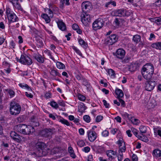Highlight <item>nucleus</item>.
Masks as SVG:
<instances>
[{
	"mask_svg": "<svg viewBox=\"0 0 161 161\" xmlns=\"http://www.w3.org/2000/svg\"><path fill=\"white\" fill-rule=\"evenodd\" d=\"M76 78L79 80H82L83 77L80 74H78L76 75Z\"/></svg>",
	"mask_w": 161,
	"mask_h": 161,
	"instance_id": "obj_54",
	"label": "nucleus"
},
{
	"mask_svg": "<svg viewBox=\"0 0 161 161\" xmlns=\"http://www.w3.org/2000/svg\"><path fill=\"white\" fill-rule=\"evenodd\" d=\"M114 13L115 16L119 17H128L131 14V11L123 9L115 10H114Z\"/></svg>",
	"mask_w": 161,
	"mask_h": 161,
	"instance_id": "obj_5",
	"label": "nucleus"
},
{
	"mask_svg": "<svg viewBox=\"0 0 161 161\" xmlns=\"http://www.w3.org/2000/svg\"><path fill=\"white\" fill-rule=\"evenodd\" d=\"M80 17L81 21L85 26L88 25L91 21V17L90 15L86 12H83Z\"/></svg>",
	"mask_w": 161,
	"mask_h": 161,
	"instance_id": "obj_6",
	"label": "nucleus"
},
{
	"mask_svg": "<svg viewBox=\"0 0 161 161\" xmlns=\"http://www.w3.org/2000/svg\"><path fill=\"white\" fill-rule=\"evenodd\" d=\"M131 130L133 134L139 139H142V136L138 134L137 130L133 128H131Z\"/></svg>",
	"mask_w": 161,
	"mask_h": 161,
	"instance_id": "obj_34",
	"label": "nucleus"
},
{
	"mask_svg": "<svg viewBox=\"0 0 161 161\" xmlns=\"http://www.w3.org/2000/svg\"><path fill=\"white\" fill-rule=\"evenodd\" d=\"M33 58L40 63H43L44 62L43 58L41 55L37 53H34L32 54Z\"/></svg>",
	"mask_w": 161,
	"mask_h": 161,
	"instance_id": "obj_17",
	"label": "nucleus"
},
{
	"mask_svg": "<svg viewBox=\"0 0 161 161\" xmlns=\"http://www.w3.org/2000/svg\"><path fill=\"white\" fill-rule=\"evenodd\" d=\"M128 2L132 3L134 6L137 7L138 5L137 3L140 2V0H128Z\"/></svg>",
	"mask_w": 161,
	"mask_h": 161,
	"instance_id": "obj_37",
	"label": "nucleus"
},
{
	"mask_svg": "<svg viewBox=\"0 0 161 161\" xmlns=\"http://www.w3.org/2000/svg\"><path fill=\"white\" fill-rule=\"evenodd\" d=\"M103 103L104 106L106 108H108L109 107V104L105 100H103Z\"/></svg>",
	"mask_w": 161,
	"mask_h": 161,
	"instance_id": "obj_60",
	"label": "nucleus"
},
{
	"mask_svg": "<svg viewBox=\"0 0 161 161\" xmlns=\"http://www.w3.org/2000/svg\"><path fill=\"white\" fill-rule=\"evenodd\" d=\"M72 28L73 30H76L79 28V27L77 24H74L73 25Z\"/></svg>",
	"mask_w": 161,
	"mask_h": 161,
	"instance_id": "obj_63",
	"label": "nucleus"
},
{
	"mask_svg": "<svg viewBox=\"0 0 161 161\" xmlns=\"http://www.w3.org/2000/svg\"><path fill=\"white\" fill-rule=\"evenodd\" d=\"M104 22L103 20L99 18L95 20L92 24V28L94 30L100 29L103 27Z\"/></svg>",
	"mask_w": 161,
	"mask_h": 161,
	"instance_id": "obj_10",
	"label": "nucleus"
},
{
	"mask_svg": "<svg viewBox=\"0 0 161 161\" xmlns=\"http://www.w3.org/2000/svg\"><path fill=\"white\" fill-rule=\"evenodd\" d=\"M154 132L155 134H157L161 137V130L157 129H154Z\"/></svg>",
	"mask_w": 161,
	"mask_h": 161,
	"instance_id": "obj_51",
	"label": "nucleus"
},
{
	"mask_svg": "<svg viewBox=\"0 0 161 161\" xmlns=\"http://www.w3.org/2000/svg\"><path fill=\"white\" fill-rule=\"evenodd\" d=\"M88 139L91 142L94 141L97 138V134L96 132L92 130H88L87 132Z\"/></svg>",
	"mask_w": 161,
	"mask_h": 161,
	"instance_id": "obj_13",
	"label": "nucleus"
},
{
	"mask_svg": "<svg viewBox=\"0 0 161 161\" xmlns=\"http://www.w3.org/2000/svg\"><path fill=\"white\" fill-rule=\"evenodd\" d=\"M155 86V82L154 81H147L145 83V87L146 90L147 91H151L153 90Z\"/></svg>",
	"mask_w": 161,
	"mask_h": 161,
	"instance_id": "obj_14",
	"label": "nucleus"
},
{
	"mask_svg": "<svg viewBox=\"0 0 161 161\" xmlns=\"http://www.w3.org/2000/svg\"><path fill=\"white\" fill-rule=\"evenodd\" d=\"M41 17L44 19L46 23H49L51 21L50 16H49L47 14H41Z\"/></svg>",
	"mask_w": 161,
	"mask_h": 161,
	"instance_id": "obj_27",
	"label": "nucleus"
},
{
	"mask_svg": "<svg viewBox=\"0 0 161 161\" xmlns=\"http://www.w3.org/2000/svg\"><path fill=\"white\" fill-rule=\"evenodd\" d=\"M15 8L18 9L19 10L21 11L23 10V9L22 8L21 6L18 2L16 3V4L15 6Z\"/></svg>",
	"mask_w": 161,
	"mask_h": 161,
	"instance_id": "obj_53",
	"label": "nucleus"
},
{
	"mask_svg": "<svg viewBox=\"0 0 161 161\" xmlns=\"http://www.w3.org/2000/svg\"><path fill=\"white\" fill-rule=\"evenodd\" d=\"M44 52L49 57V58L52 59L53 61H55V59L52 56L51 53L49 50H47L45 51Z\"/></svg>",
	"mask_w": 161,
	"mask_h": 161,
	"instance_id": "obj_40",
	"label": "nucleus"
},
{
	"mask_svg": "<svg viewBox=\"0 0 161 161\" xmlns=\"http://www.w3.org/2000/svg\"><path fill=\"white\" fill-rule=\"evenodd\" d=\"M36 147L37 149L36 154L38 157H41L46 155L50 150L43 142H37L36 144Z\"/></svg>",
	"mask_w": 161,
	"mask_h": 161,
	"instance_id": "obj_2",
	"label": "nucleus"
},
{
	"mask_svg": "<svg viewBox=\"0 0 161 161\" xmlns=\"http://www.w3.org/2000/svg\"><path fill=\"white\" fill-rule=\"evenodd\" d=\"M6 13L9 23L17 22L19 19L15 14L8 7L6 8Z\"/></svg>",
	"mask_w": 161,
	"mask_h": 161,
	"instance_id": "obj_4",
	"label": "nucleus"
},
{
	"mask_svg": "<svg viewBox=\"0 0 161 161\" xmlns=\"http://www.w3.org/2000/svg\"><path fill=\"white\" fill-rule=\"evenodd\" d=\"M118 161H122L123 159V154L122 153H118Z\"/></svg>",
	"mask_w": 161,
	"mask_h": 161,
	"instance_id": "obj_47",
	"label": "nucleus"
},
{
	"mask_svg": "<svg viewBox=\"0 0 161 161\" xmlns=\"http://www.w3.org/2000/svg\"><path fill=\"white\" fill-rule=\"evenodd\" d=\"M107 73L110 76L114 77L115 76L114 71L112 69H108L107 71Z\"/></svg>",
	"mask_w": 161,
	"mask_h": 161,
	"instance_id": "obj_44",
	"label": "nucleus"
},
{
	"mask_svg": "<svg viewBox=\"0 0 161 161\" xmlns=\"http://www.w3.org/2000/svg\"><path fill=\"white\" fill-rule=\"evenodd\" d=\"M153 155L155 158L160 157L161 156V151L158 149H155L153 151Z\"/></svg>",
	"mask_w": 161,
	"mask_h": 161,
	"instance_id": "obj_24",
	"label": "nucleus"
},
{
	"mask_svg": "<svg viewBox=\"0 0 161 161\" xmlns=\"http://www.w3.org/2000/svg\"><path fill=\"white\" fill-rule=\"evenodd\" d=\"M47 12L49 15L50 17L51 18L53 17V12L50 8H49V9H48V11H47Z\"/></svg>",
	"mask_w": 161,
	"mask_h": 161,
	"instance_id": "obj_64",
	"label": "nucleus"
},
{
	"mask_svg": "<svg viewBox=\"0 0 161 161\" xmlns=\"http://www.w3.org/2000/svg\"><path fill=\"white\" fill-rule=\"evenodd\" d=\"M79 44L82 46V47L85 49H86L87 46V44L86 43L85 41L81 39H80L78 40Z\"/></svg>",
	"mask_w": 161,
	"mask_h": 161,
	"instance_id": "obj_35",
	"label": "nucleus"
},
{
	"mask_svg": "<svg viewBox=\"0 0 161 161\" xmlns=\"http://www.w3.org/2000/svg\"><path fill=\"white\" fill-rule=\"evenodd\" d=\"M55 130L54 128H46L42 131V133L44 137H48L51 136L54 133Z\"/></svg>",
	"mask_w": 161,
	"mask_h": 161,
	"instance_id": "obj_12",
	"label": "nucleus"
},
{
	"mask_svg": "<svg viewBox=\"0 0 161 161\" xmlns=\"http://www.w3.org/2000/svg\"><path fill=\"white\" fill-rule=\"evenodd\" d=\"M77 97L78 99L80 101H84L86 100V97L80 94H78L77 95Z\"/></svg>",
	"mask_w": 161,
	"mask_h": 161,
	"instance_id": "obj_43",
	"label": "nucleus"
},
{
	"mask_svg": "<svg viewBox=\"0 0 161 161\" xmlns=\"http://www.w3.org/2000/svg\"><path fill=\"white\" fill-rule=\"evenodd\" d=\"M118 99H119V101L120 103H121V106L123 107H125V101L120 98Z\"/></svg>",
	"mask_w": 161,
	"mask_h": 161,
	"instance_id": "obj_57",
	"label": "nucleus"
},
{
	"mask_svg": "<svg viewBox=\"0 0 161 161\" xmlns=\"http://www.w3.org/2000/svg\"><path fill=\"white\" fill-rule=\"evenodd\" d=\"M77 145L80 147H82L85 145V143L83 140H80L77 142Z\"/></svg>",
	"mask_w": 161,
	"mask_h": 161,
	"instance_id": "obj_39",
	"label": "nucleus"
},
{
	"mask_svg": "<svg viewBox=\"0 0 161 161\" xmlns=\"http://www.w3.org/2000/svg\"><path fill=\"white\" fill-rule=\"evenodd\" d=\"M72 48L73 50H75V51L79 55H82V53H81L80 51L76 47L73 46L72 47Z\"/></svg>",
	"mask_w": 161,
	"mask_h": 161,
	"instance_id": "obj_52",
	"label": "nucleus"
},
{
	"mask_svg": "<svg viewBox=\"0 0 161 161\" xmlns=\"http://www.w3.org/2000/svg\"><path fill=\"white\" fill-rule=\"evenodd\" d=\"M150 20L152 22L155 23L158 25H161V18L159 17L149 18Z\"/></svg>",
	"mask_w": 161,
	"mask_h": 161,
	"instance_id": "obj_25",
	"label": "nucleus"
},
{
	"mask_svg": "<svg viewBox=\"0 0 161 161\" xmlns=\"http://www.w3.org/2000/svg\"><path fill=\"white\" fill-rule=\"evenodd\" d=\"M11 137L15 141L17 142H20L23 137L18 134L15 131H12L10 133Z\"/></svg>",
	"mask_w": 161,
	"mask_h": 161,
	"instance_id": "obj_15",
	"label": "nucleus"
},
{
	"mask_svg": "<svg viewBox=\"0 0 161 161\" xmlns=\"http://www.w3.org/2000/svg\"><path fill=\"white\" fill-rule=\"evenodd\" d=\"M10 112L12 115H17L19 114L21 110V106L14 101L11 102L10 104Z\"/></svg>",
	"mask_w": 161,
	"mask_h": 161,
	"instance_id": "obj_3",
	"label": "nucleus"
},
{
	"mask_svg": "<svg viewBox=\"0 0 161 161\" xmlns=\"http://www.w3.org/2000/svg\"><path fill=\"white\" fill-rule=\"evenodd\" d=\"M50 105L53 108L57 109L58 108V104L55 102H51L50 103Z\"/></svg>",
	"mask_w": 161,
	"mask_h": 161,
	"instance_id": "obj_42",
	"label": "nucleus"
},
{
	"mask_svg": "<svg viewBox=\"0 0 161 161\" xmlns=\"http://www.w3.org/2000/svg\"><path fill=\"white\" fill-rule=\"evenodd\" d=\"M25 124H19L14 127L15 130L18 132L24 135L25 129Z\"/></svg>",
	"mask_w": 161,
	"mask_h": 161,
	"instance_id": "obj_16",
	"label": "nucleus"
},
{
	"mask_svg": "<svg viewBox=\"0 0 161 161\" xmlns=\"http://www.w3.org/2000/svg\"><path fill=\"white\" fill-rule=\"evenodd\" d=\"M114 24L116 26H119L120 24V22L118 18H116L114 21Z\"/></svg>",
	"mask_w": 161,
	"mask_h": 161,
	"instance_id": "obj_62",
	"label": "nucleus"
},
{
	"mask_svg": "<svg viewBox=\"0 0 161 161\" xmlns=\"http://www.w3.org/2000/svg\"><path fill=\"white\" fill-rule=\"evenodd\" d=\"M103 118V117L101 115L97 116L96 118V121L97 122H99L101 121Z\"/></svg>",
	"mask_w": 161,
	"mask_h": 161,
	"instance_id": "obj_50",
	"label": "nucleus"
},
{
	"mask_svg": "<svg viewBox=\"0 0 161 161\" xmlns=\"http://www.w3.org/2000/svg\"><path fill=\"white\" fill-rule=\"evenodd\" d=\"M122 116L125 119H128L131 120L132 119V116L126 112H123L122 114Z\"/></svg>",
	"mask_w": 161,
	"mask_h": 161,
	"instance_id": "obj_31",
	"label": "nucleus"
},
{
	"mask_svg": "<svg viewBox=\"0 0 161 161\" xmlns=\"http://www.w3.org/2000/svg\"><path fill=\"white\" fill-rule=\"evenodd\" d=\"M81 81L83 85L86 86H88L90 85V83L84 77L81 80Z\"/></svg>",
	"mask_w": 161,
	"mask_h": 161,
	"instance_id": "obj_46",
	"label": "nucleus"
},
{
	"mask_svg": "<svg viewBox=\"0 0 161 161\" xmlns=\"http://www.w3.org/2000/svg\"><path fill=\"white\" fill-rule=\"evenodd\" d=\"M139 129L142 133H145L147 131V127L143 125L139 127Z\"/></svg>",
	"mask_w": 161,
	"mask_h": 161,
	"instance_id": "obj_41",
	"label": "nucleus"
},
{
	"mask_svg": "<svg viewBox=\"0 0 161 161\" xmlns=\"http://www.w3.org/2000/svg\"><path fill=\"white\" fill-rule=\"evenodd\" d=\"M141 40V36L138 35L136 34L133 36L132 40L135 43H137Z\"/></svg>",
	"mask_w": 161,
	"mask_h": 161,
	"instance_id": "obj_29",
	"label": "nucleus"
},
{
	"mask_svg": "<svg viewBox=\"0 0 161 161\" xmlns=\"http://www.w3.org/2000/svg\"><path fill=\"white\" fill-rule=\"evenodd\" d=\"M79 108H80V109H81L82 110H85L86 109V107L85 106L84 104L82 103L79 106Z\"/></svg>",
	"mask_w": 161,
	"mask_h": 161,
	"instance_id": "obj_59",
	"label": "nucleus"
},
{
	"mask_svg": "<svg viewBox=\"0 0 161 161\" xmlns=\"http://www.w3.org/2000/svg\"><path fill=\"white\" fill-rule=\"evenodd\" d=\"M116 94L117 95L118 99L122 97H124V93L122 91L118 88H116L115 90Z\"/></svg>",
	"mask_w": 161,
	"mask_h": 161,
	"instance_id": "obj_23",
	"label": "nucleus"
},
{
	"mask_svg": "<svg viewBox=\"0 0 161 161\" xmlns=\"http://www.w3.org/2000/svg\"><path fill=\"white\" fill-rule=\"evenodd\" d=\"M24 131V135H27L32 134L35 132V130L34 127L31 125H25Z\"/></svg>",
	"mask_w": 161,
	"mask_h": 161,
	"instance_id": "obj_18",
	"label": "nucleus"
},
{
	"mask_svg": "<svg viewBox=\"0 0 161 161\" xmlns=\"http://www.w3.org/2000/svg\"><path fill=\"white\" fill-rule=\"evenodd\" d=\"M84 120L86 122L89 123L90 121V117L88 115H85L83 116Z\"/></svg>",
	"mask_w": 161,
	"mask_h": 161,
	"instance_id": "obj_48",
	"label": "nucleus"
},
{
	"mask_svg": "<svg viewBox=\"0 0 161 161\" xmlns=\"http://www.w3.org/2000/svg\"><path fill=\"white\" fill-rule=\"evenodd\" d=\"M125 53V50L121 48H119L116 51L115 55L117 58L122 59L124 57Z\"/></svg>",
	"mask_w": 161,
	"mask_h": 161,
	"instance_id": "obj_19",
	"label": "nucleus"
},
{
	"mask_svg": "<svg viewBox=\"0 0 161 161\" xmlns=\"http://www.w3.org/2000/svg\"><path fill=\"white\" fill-rule=\"evenodd\" d=\"M6 91L9 94L11 98L13 97L14 96L15 92L13 90L9 89H7Z\"/></svg>",
	"mask_w": 161,
	"mask_h": 161,
	"instance_id": "obj_38",
	"label": "nucleus"
},
{
	"mask_svg": "<svg viewBox=\"0 0 161 161\" xmlns=\"http://www.w3.org/2000/svg\"><path fill=\"white\" fill-rule=\"evenodd\" d=\"M19 61L22 64L28 65H31L32 63L31 58L25 54L21 55Z\"/></svg>",
	"mask_w": 161,
	"mask_h": 161,
	"instance_id": "obj_7",
	"label": "nucleus"
},
{
	"mask_svg": "<svg viewBox=\"0 0 161 161\" xmlns=\"http://www.w3.org/2000/svg\"><path fill=\"white\" fill-rule=\"evenodd\" d=\"M132 159L133 161H137L138 158L137 156L135 154H133L132 156Z\"/></svg>",
	"mask_w": 161,
	"mask_h": 161,
	"instance_id": "obj_61",
	"label": "nucleus"
},
{
	"mask_svg": "<svg viewBox=\"0 0 161 161\" xmlns=\"http://www.w3.org/2000/svg\"><path fill=\"white\" fill-rule=\"evenodd\" d=\"M106 154L109 157V159H111V160L114 158V156L116 154V152L111 150H107L106 151Z\"/></svg>",
	"mask_w": 161,
	"mask_h": 161,
	"instance_id": "obj_22",
	"label": "nucleus"
},
{
	"mask_svg": "<svg viewBox=\"0 0 161 161\" xmlns=\"http://www.w3.org/2000/svg\"><path fill=\"white\" fill-rule=\"evenodd\" d=\"M90 150L91 149L88 146H86L83 147L82 149V150L86 153H87L90 151Z\"/></svg>",
	"mask_w": 161,
	"mask_h": 161,
	"instance_id": "obj_49",
	"label": "nucleus"
},
{
	"mask_svg": "<svg viewBox=\"0 0 161 161\" xmlns=\"http://www.w3.org/2000/svg\"><path fill=\"white\" fill-rule=\"evenodd\" d=\"M56 23L60 30L63 31H65L66 30V25L62 20H58L56 21Z\"/></svg>",
	"mask_w": 161,
	"mask_h": 161,
	"instance_id": "obj_20",
	"label": "nucleus"
},
{
	"mask_svg": "<svg viewBox=\"0 0 161 161\" xmlns=\"http://www.w3.org/2000/svg\"><path fill=\"white\" fill-rule=\"evenodd\" d=\"M56 65L57 67L60 69H64L65 68V65L61 62H57Z\"/></svg>",
	"mask_w": 161,
	"mask_h": 161,
	"instance_id": "obj_32",
	"label": "nucleus"
},
{
	"mask_svg": "<svg viewBox=\"0 0 161 161\" xmlns=\"http://www.w3.org/2000/svg\"><path fill=\"white\" fill-rule=\"evenodd\" d=\"M109 132L108 131L105 130L103 131L102 133V135L104 137H107L108 136Z\"/></svg>",
	"mask_w": 161,
	"mask_h": 161,
	"instance_id": "obj_56",
	"label": "nucleus"
},
{
	"mask_svg": "<svg viewBox=\"0 0 161 161\" xmlns=\"http://www.w3.org/2000/svg\"><path fill=\"white\" fill-rule=\"evenodd\" d=\"M132 123L134 125H137L140 122L139 120L136 119L132 117V119L130 120Z\"/></svg>",
	"mask_w": 161,
	"mask_h": 161,
	"instance_id": "obj_45",
	"label": "nucleus"
},
{
	"mask_svg": "<svg viewBox=\"0 0 161 161\" xmlns=\"http://www.w3.org/2000/svg\"><path fill=\"white\" fill-rule=\"evenodd\" d=\"M118 39L117 36L116 34L111 35L105 40V43L108 45H112L117 42Z\"/></svg>",
	"mask_w": 161,
	"mask_h": 161,
	"instance_id": "obj_9",
	"label": "nucleus"
},
{
	"mask_svg": "<svg viewBox=\"0 0 161 161\" xmlns=\"http://www.w3.org/2000/svg\"><path fill=\"white\" fill-rule=\"evenodd\" d=\"M50 75L53 77L58 76L61 77V74L59 72L58 69L54 68H51L49 71Z\"/></svg>",
	"mask_w": 161,
	"mask_h": 161,
	"instance_id": "obj_21",
	"label": "nucleus"
},
{
	"mask_svg": "<svg viewBox=\"0 0 161 161\" xmlns=\"http://www.w3.org/2000/svg\"><path fill=\"white\" fill-rule=\"evenodd\" d=\"M117 144L119 145V153L125 152L126 149V147L125 143L121 138H120L117 142Z\"/></svg>",
	"mask_w": 161,
	"mask_h": 161,
	"instance_id": "obj_11",
	"label": "nucleus"
},
{
	"mask_svg": "<svg viewBox=\"0 0 161 161\" xmlns=\"http://www.w3.org/2000/svg\"><path fill=\"white\" fill-rule=\"evenodd\" d=\"M19 86L22 88L26 89L29 91L31 90V88L27 84L21 83L19 84Z\"/></svg>",
	"mask_w": 161,
	"mask_h": 161,
	"instance_id": "obj_33",
	"label": "nucleus"
},
{
	"mask_svg": "<svg viewBox=\"0 0 161 161\" xmlns=\"http://www.w3.org/2000/svg\"><path fill=\"white\" fill-rule=\"evenodd\" d=\"M151 47L156 49L161 50V42L154 43L151 45Z\"/></svg>",
	"mask_w": 161,
	"mask_h": 161,
	"instance_id": "obj_30",
	"label": "nucleus"
},
{
	"mask_svg": "<svg viewBox=\"0 0 161 161\" xmlns=\"http://www.w3.org/2000/svg\"><path fill=\"white\" fill-rule=\"evenodd\" d=\"M138 66L136 64L133 63L130 64L129 67V70L131 71H134L137 69Z\"/></svg>",
	"mask_w": 161,
	"mask_h": 161,
	"instance_id": "obj_26",
	"label": "nucleus"
},
{
	"mask_svg": "<svg viewBox=\"0 0 161 161\" xmlns=\"http://www.w3.org/2000/svg\"><path fill=\"white\" fill-rule=\"evenodd\" d=\"M15 42L13 41H11L10 43V47L12 49L14 48H15Z\"/></svg>",
	"mask_w": 161,
	"mask_h": 161,
	"instance_id": "obj_55",
	"label": "nucleus"
},
{
	"mask_svg": "<svg viewBox=\"0 0 161 161\" xmlns=\"http://www.w3.org/2000/svg\"><path fill=\"white\" fill-rule=\"evenodd\" d=\"M68 150L71 157L73 158H75L76 157V155H75L72 147L71 146L69 147L68 148Z\"/></svg>",
	"mask_w": 161,
	"mask_h": 161,
	"instance_id": "obj_28",
	"label": "nucleus"
},
{
	"mask_svg": "<svg viewBox=\"0 0 161 161\" xmlns=\"http://www.w3.org/2000/svg\"><path fill=\"white\" fill-rule=\"evenodd\" d=\"M81 7L83 12H89L92 8V4L88 1H85L83 2L81 5Z\"/></svg>",
	"mask_w": 161,
	"mask_h": 161,
	"instance_id": "obj_8",
	"label": "nucleus"
},
{
	"mask_svg": "<svg viewBox=\"0 0 161 161\" xmlns=\"http://www.w3.org/2000/svg\"><path fill=\"white\" fill-rule=\"evenodd\" d=\"M154 73V66L151 63H147L144 65L142 70V74L144 78L147 80L151 79Z\"/></svg>",
	"mask_w": 161,
	"mask_h": 161,
	"instance_id": "obj_1",
	"label": "nucleus"
},
{
	"mask_svg": "<svg viewBox=\"0 0 161 161\" xmlns=\"http://www.w3.org/2000/svg\"><path fill=\"white\" fill-rule=\"evenodd\" d=\"M58 120L59 122L63 124L66 125L67 126H69L70 125V123L68 121V120L64 119L63 118L59 119Z\"/></svg>",
	"mask_w": 161,
	"mask_h": 161,
	"instance_id": "obj_36",
	"label": "nucleus"
},
{
	"mask_svg": "<svg viewBox=\"0 0 161 161\" xmlns=\"http://www.w3.org/2000/svg\"><path fill=\"white\" fill-rule=\"evenodd\" d=\"M156 38V36L153 33H151L150 35V37L149 38V40H152L153 39H154Z\"/></svg>",
	"mask_w": 161,
	"mask_h": 161,
	"instance_id": "obj_58",
	"label": "nucleus"
}]
</instances>
